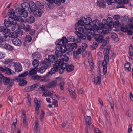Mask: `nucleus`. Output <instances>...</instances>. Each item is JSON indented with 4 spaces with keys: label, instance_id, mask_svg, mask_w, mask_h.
<instances>
[{
    "label": "nucleus",
    "instance_id": "f257e3e1",
    "mask_svg": "<svg viewBox=\"0 0 133 133\" xmlns=\"http://www.w3.org/2000/svg\"><path fill=\"white\" fill-rule=\"evenodd\" d=\"M9 12V20H4V25L6 27H9L12 25H14L17 24L16 19V16L15 15V13L13 9H10Z\"/></svg>",
    "mask_w": 133,
    "mask_h": 133
},
{
    "label": "nucleus",
    "instance_id": "f03ea898",
    "mask_svg": "<svg viewBox=\"0 0 133 133\" xmlns=\"http://www.w3.org/2000/svg\"><path fill=\"white\" fill-rule=\"evenodd\" d=\"M110 49L108 48H105L103 51L104 59L102 62V65L103 67V71L104 74H106L107 70V66L108 64V62L109 59L108 55L109 50Z\"/></svg>",
    "mask_w": 133,
    "mask_h": 133
},
{
    "label": "nucleus",
    "instance_id": "7ed1b4c3",
    "mask_svg": "<svg viewBox=\"0 0 133 133\" xmlns=\"http://www.w3.org/2000/svg\"><path fill=\"white\" fill-rule=\"evenodd\" d=\"M62 58L59 59V61H57L56 62V65L60 67L63 69H65L67 66V64L66 62L69 60V57L67 56L66 55H64Z\"/></svg>",
    "mask_w": 133,
    "mask_h": 133
},
{
    "label": "nucleus",
    "instance_id": "20e7f679",
    "mask_svg": "<svg viewBox=\"0 0 133 133\" xmlns=\"http://www.w3.org/2000/svg\"><path fill=\"white\" fill-rule=\"evenodd\" d=\"M10 29L3 26H0V32H2L3 34V36H1V38L3 41H8L10 38V36L5 34L10 32Z\"/></svg>",
    "mask_w": 133,
    "mask_h": 133
},
{
    "label": "nucleus",
    "instance_id": "39448f33",
    "mask_svg": "<svg viewBox=\"0 0 133 133\" xmlns=\"http://www.w3.org/2000/svg\"><path fill=\"white\" fill-rule=\"evenodd\" d=\"M62 40L59 39L56 41L55 43L57 45L56 49H58L62 53H65L66 52L67 50L66 46L64 45H62L64 44L62 43Z\"/></svg>",
    "mask_w": 133,
    "mask_h": 133
},
{
    "label": "nucleus",
    "instance_id": "423d86ee",
    "mask_svg": "<svg viewBox=\"0 0 133 133\" xmlns=\"http://www.w3.org/2000/svg\"><path fill=\"white\" fill-rule=\"evenodd\" d=\"M0 47L10 51H12L13 50V47L3 41L1 38V36H0Z\"/></svg>",
    "mask_w": 133,
    "mask_h": 133
},
{
    "label": "nucleus",
    "instance_id": "0eeeda50",
    "mask_svg": "<svg viewBox=\"0 0 133 133\" xmlns=\"http://www.w3.org/2000/svg\"><path fill=\"white\" fill-rule=\"evenodd\" d=\"M38 3H39V5H38L39 6V7L35 8L34 10H33L32 12H33L34 14L35 17H39L41 16L42 14V11L40 9V8H43L44 7V6L40 2H38Z\"/></svg>",
    "mask_w": 133,
    "mask_h": 133
},
{
    "label": "nucleus",
    "instance_id": "6e6552de",
    "mask_svg": "<svg viewBox=\"0 0 133 133\" xmlns=\"http://www.w3.org/2000/svg\"><path fill=\"white\" fill-rule=\"evenodd\" d=\"M12 38H14L12 40L13 44L16 46H20L22 44L21 40L18 38H16L18 36L17 34L14 33H12L11 35Z\"/></svg>",
    "mask_w": 133,
    "mask_h": 133
},
{
    "label": "nucleus",
    "instance_id": "1a4fd4ad",
    "mask_svg": "<svg viewBox=\"0 0 133 133\" xmlns=\"http://www.w3.org/2000/svg\"><path fill=\"white\" fill-rule=\"evenodd\" d=\"M78 31H76L75 32V34L79 38L82 39H86V36L81 33V32L85 33L84 29L82 27H80L78 28Z\"/></svg>",
    "mask_w": 133,
    "mask_h": 133
},
{
    "label": "nucleus",
    "instance_id": "9d476101",
    "mask_svg": "<svg viewBox=\"0 0 133 133\" xmlns=\"http://www.w3.org/2000/svg\"><path fill=\"white\" fill-rule=\"evenodd\" d=\"M3 84L5 85H9V87H12L14 84L13 80L12 79H10V78L3 76Z\"/></svg>",
    "mask_w": 133,
    "mask_h": 133
},
{
    "label": "nucleus",
    "instance_id": "9b49d317",
    "mask_svg": "<svg viewBox=\"0 0 133 133\" xmlns=\"http://www.w3.org/2000/svg\"><path fill=\"white\" fill-rule=\"evenodd\" d=\"M92 25L89 24H86L85 25L84 28L87 32L89 33L91 35H93L96 32V30L94 29V28H92Z\"/></svg>",
    "mask_w": 133,
    "mask_h": 133
},
{
    "label": "nucleus",
    "instance_id": "f8f14e48",
    "mask_svg": "<svg viewBox=\"0 0 133 133\" xmlns=\"http://www.w3.org/2000/svg\"><path fill=\"white\" fill-rule=\"evenodd\" d=\"M61 39L62 41L61 42H62V43H65L68 42H75L77 43L78 42V41H76L75 40L74 37L72 36H70L68 37L67 38H66V37H63L62 39Z\"/></svg>",
    "mask_w": 133,
    "mask_h": 133
},
{
    "label": "nucleus",
    "instance_id": "ddd939ff",
    "mask_svg": "<svg viewBox=\"0 0 133 133\" xmlns=\"http://www.w3.org/2000/svg\"><path fill=\"white\" fill-rule=\"evenodd\" d=\"M16 21H17L18 22H19V23H17V25H18L21 28L23 29L25 28V25L23 23L24 22V20L21 17H18L16 16Z\"/></svg>",
    "mask_w": 133,
    "mask_h": 133
},
{
    "label": "nucleus",
    "instance_id": "4468645a",
    "mask_svg": "<svg viewBox=\"0 0 133 133\" xmlns=\"http://www.w3.org/2000/svg\"><path fill=\"white\" fill-rule=\"evenodd\" d=\"M92 35L93 37L96 41L99 43H101L103 41L104 37L103 35L100 34H97L95 33Z\"/></svg>",
    "mask_w": 133,
    "mask_h": 133
},
{
    "label": "nucleus",
    "instance_id": "2eb2a0df",
    "mask_svg": "<svg viewBox=\"0 0 133 133\" xmlns=\"http://www.w3.org/2000/svg\"><path fill=\"white\" fill-rule=\"evenodd\" d=\"M41 65L46 69H49L51 66L50 62L47 58L44 61H42L41 62Z\"/></svg>",
    "mask_w": 133,
    "mask_h": 133
},
{
    "label": "nucleus",
    "instance_id": "dca6fc26",
    "mask_svg": "<svg viewBox=\"0 0 133 133\" xmlns=\"http://www.w3.org/2000/svg\"><path fill=\"white\" fill-rule=\"evenodd\" d=\"M102 27L105 29V34L108 32V31L111 30V29L113 26V25L105 23L104 24H101Z\"/></svg>",
    "mask_w": 133,
    "mask_h": 133
},
{
    "label": "nucleus",
    "instance_id": "f3484780",
    "mask_svg": "<svg viewBox=\"0 0 133 133\" xmlns=\"http://www.w3.org/2000/svg\"><path fill=\"white\" fill-rule=\"evenodd\" d=\"M58 77L56 78L55 80L49 82L47 85V87L48 88H54L56 87L58 81Z\"/></svg>",
    "mask_w": 133,
    "mask_h": 133
},
{
    "label": "nucleus",
    "instance_id": "a211bd4d",
    "mask_svg": "<svg viewBox=\"0 0 133 133\" xmlns=\"http://www.w3.org/2000/svg\"><path fill=\"white\" fill-rule=\"evenodd\" d=\"M77 47V45L75 43H72V44L68 45L66 46L68 53L72 51L74 49L76 48Z\"/></svg>",
    "mask_w": 133,
    "mask_h": 133
},
{
    "label": "nucleus",
    "instance_id": "6ab92c4d",
    "mask_svg": "<svg viewBox=\"0 0 133 133\" xmlns=\"http://www.w3.org/2000/svg\"><path fill=\"white\" fill-rule=\"evenodd\" d=\"M34 102L35 103V109L36 111V113L38 114L39 112V108L40 107V105L39 104L40 101H39L35 97L34 98Z\"/></svg>",
    "mask_w": 133,
    "mask_h": 133
},
{
    "label": "nucleus",
    "instance_id": "aec40b11",
    "mask_svg": "<svg viewBox=\"0 0 133 133\" xmlns=\"http://www.w3.org/2000/svg\"><path fill=\"white\" fill-rule=\"evenodd\" d=\"M58 83H59V88L61 90H63L64 89L65 83L64 80L63 78L58 77Z\"/></svg>",
    "mask_w": 133,
    "mask_h": 133
},
{
    "label": "nucleus",
    "instance_id": "412c9836",
    "mask_svg": "<svg viewBox=\"0 0 133 133\" xmlns=\"http://www.w3.org/2000/svg\"><path fill=\"white\" fill-rule=\"evenodd\" d=\"M97 4L101 8H104L106 6V2L104 0H97Z\"/></svg>",
    "mask_w": 133,
    "mask_h": 133
},
{
    "label": "nucleus",
    "instance_id": "4be33fe9",
    "mask_svg": "<svg viewBox=\"0 0 133 133\" xmlns=\"http://www.w3.org/2000/svg\"><path fill=\"white\" fill-rule=\"evenodd\" d=\"M14 27L12 28V30L13 31L16 33L21 34L22 33V31L20 29V28L19 26L17 25H14Z\"/></svg>",
    "mask_w": 133,
    "mask_h": 133
},
{
    "label": "nucleus",
    "instance_id": "5701e85b",
    "mask_svg": "<svg viewBox=\"0 0 133 133\" xmlns=\"http://www.w3.org/2000/svg\"><path fill=\"white\" fill-rule=\"evenodd\" d=\"M99 26V28H98L97 25H95L94 29H95L96 31H97L99 33H104V30L103 28L102 27V26L101 25V24Z\"/></svg>",
    "mask_w": 133,
    "mask_h": 133
},
{
    "label": "nucleus",
    "instance_id": "b1692460",
    "mask_svg": "<svg viewBox=\"0 0 133 133\" xmlns=\"http://www.w3.org/2000/svg\"><path fill=\"white\" fill-rule=\"evenodd\" d=\"M14 65L16 71L19 72L22 70V66L20 63H16L14 64Z\"/></svg>",
    "mask_w": 133,
    "mask_h": 133
},
{
    "label": "nucleus",
    "instance_id": "393cba45",
    "mask_svg": "<svg viewBox=\"0 0 133 133\" xmlns=\"http://www.w3.org/2000/svg\"><path fill=\"white\" fill-rule=\"evenodd\" d=\"M58 68H59L58 66L57 67V66L56 65V62L54 67L52 68L51 69V70L48 72L49 74L51 76L52 74L55 73L57 71Z\"/></svg>",
    "mask_w": 133,
    "mask_h": 133
},
{
    "label": "nucleus",
    "instance_id": "a878e982",
    "mask_svg": "<svg viewBox=\"0 0 133 133\" xmlns=\"http://www.w3.org/2000/svg\"><path fill=\"white\" fill-rule=\"evenodd\" d=\"M28 4L30 9L31 12L33 10H34L36 8L35 3L32 1H30Z\"/></svg>",
    "mask_w": 133,
    "mask_h": 133
},
{
    "label": "nucleus",
    "instance_id": "bb28decb",
    "mask_svg": "<svg viewBox=\"0 0 133 133\" xmlns=\"http://www.w3.org/2000/svg\"><path fill=\"white\" fill-rule=\"evenodd\" d=\"M105 39L106 40H104L103 41V44L100 47L101 48L103 49L108 43L109 41V37L108 36H107Z\"/></svg>",
    "mask_w": 133,
    "mask_h": 133
},
{
    "label": "nucleus",
    "instance_id": "cd10ccee",
    "mask_svg": "<svg viewBox=\"0 0 133 133\" xmlns=\"http://www.w3.org/2000/svg\"><path fill=\"white\" fill-rule=\"evenodd\" d=\"M83 51V49L81 48H79L77 50L73 52L74 57L76 58H78V55L81 54Z\"/></svg>",
    "mask_w": 133,
    "mask_h": 133
},
{
    "label": "nucleus",
    "instance_id": "c85d7f7f",
    "mask_svg": "<svg viewBox=\"0 0 133 133\" xmlns=\"http://www.w3.org/2000/svg\"><path fill=\"white\" fill-rule=\"evenodd\" d=\"M93 81L96 85L99 84L101 83V76L99 75L96 78H94Z\"/></svg>",
    "mask_w": 133,
    "mask_h": 133
},
{
    "label": "nucleus",
    "instance_id": "c756f323",
    "mask_svg": "<svg viewBox=\"0 0 133 133\" xmlns=\"http://www.w3.org/2000/svg\"><path fill=\"white\" fill-rule=\"evenodd\" d=\"M48 59L50 62H55L56 60V56L54 55H49L48 56Z\"/></svg>",
    "mask_w": 133,
    "mask_h": 133
},
{
    "label": "nucleus",
    "instance_id": "7c9ffc66",
    "mask_svg": "<svg viewBox=\"0 0 133 133\" xmlns=\"http://www.w3.org/2000/svg\"><path fill=\"white\" fill-rule=\"evenodd\" d=\"M46 87L44 85H41L38 88V90L40 93L43 92V94L46 91Z\"/></svg>",
    "mask_w": 133,
    "mask_h": 133
},
{
    "label": "nucleus",
    "instance_id": "2f4dec72",
    "mask_svg": "<svg viewBox=\"0 0 133 133\" xmlns=\"http://www.w3.org/2000/svg\"><path fill=\"white\" fill-rule=\"evenodd\" d=\"M28 3L27 2H24L21 4V6L24 10H29Z\"/></svg>",
    "mask_w": 133,
    "mask_h": 133
},
{
    "label": "nucleus",
    "instance_id": "473e14b6",
    "mask_svg": "<svg viewBox=\"0 0 133 133\" xmlns=\"http://www.w3.org/2000/svg\"><path fill=\"white\" fill-rule=\"evenodd\" d=\"M37 68H31L29 71V74L30 75H32L36 74L37 72Z\"/></svg>",
    "mask_w": 133,
    "mask_h": 133
},
{
    "label": "nucleus",
    "instance_id": "72a5a7b5",
    "mask_svg": "<svg viewBox=\"0 0 133 133\" xmlns=\"http://www.w3.org/2000/svg\"><path fill=\"white\" fill-rule=\"evenodd\" d=\"M51 76L48 73L46 75L43 76L42 78V77L41 81L44 82L48 81L49 80V77Z\"/></svg>",
    "mask_w": 133,
    "mask_h": 133
},
{
    "label": "nucleus",
    "instance_id": "f704fd0d",
    "mask_svg": "<svg viewBox=\"0 0 133 133\" xmlns=\"http://www.w3.org/2000/svg\"><path fill=\"white\" fill-rule=\"evenodd\" d=\"M5 72L6 74L9 75H14L15 74V72H14V71H12L10 69L8 68H5Z\"/></svg>",
    "mask_w": 133,
    "mask_h": 133
},
{
    "label": "nucleus",
    "instance_id": "c9c22d12",
    "mask_svg": "<svg viewBox=\"0 0 133 133\" xmlns=\"http://www.w3.org/2000/svg\"><path fill=\"white\" fill-rule=\"evenodd\" d=\"M24 11V10L20 8H16L15 10L16 13L20 15H22Z\"/></svg>",
    "mask_w": 133,
    "mask_h": 133
},
{
    "label": "nucleus",
    "instance_id": "e433bc0d",
    "mask_svg": "<svg viewBox=\"0 0 133 133\" xmlns=\"http://www.w3.org/2000/svg\"><path fill=\"white\" fill-rule=\"evenodd\" d=\"M32 64L33 66L37 68L39 64V61L36 59H34L32 61Z\"/></svg>",
    "mask_w": 133,
    "mask_h": 133
},
{
    "label": "nucleus",
    "instance_id": "4c0bfd02",
    "mask_svg": "<svg viewBox=\"0 0 133 133\" xmlns=\"http://www.w3.org/2000/svg\"><path fill=\"white\" fill-rule=\"evenodd\" d=\"M86 125L90 126L91 124V118L90 116H87L86 118Z\"/></svg>",
    "mask_w": 133,
    "mask_h": 133
},
{
    "label": "nucleus",
    "instance_id": "58836bf2",
    "mask_svg": "<svg viewBox=\"0 0 133 133\" xmlns=\"http://www.w3.org/2000/svg\"><path fill=\"white\" fill-rule=\"evenodd\" d=\"M27 83V81L26 80H24V79H21V78L19 82V84L20 86H22L26 84Z\"/></svg>",
    "mask_w": 133,
    "mask_h": 133
},
{
    "label": "nucleus",
    "instance_id": "ea45409f",
    "mask_svg": "<svg viewBox=\"0 0 133 133\" xmlns=\"http://www.w3.org/2000/svg\"><path fill=\"white\" fill-rule=\"evenodd\" d=\"M89 57L90 56L88 57V62L90 66V67L91 69H92L94 68V63L92 62L93 61L92 59L91 56H90V58Z\"/></svg>",
    "mask_w": 133,
    "mask_h": 133
},
{
    "label": "nucleus",
    "instance_id": "a19ab883",
    "mask_svg": "<svg viewBox=\"0 0 133 133\" xmlns=\"http://www.w3.org/2000/svg\"><path fill=\"white\" fill-rule=\"evenodd\" d=\"M129 25H128L124 26L121 27V31L124 32H127L129 29Z\"/></svg>",
    "mask_w": 133,
    "mask_h": 133
},
{
    "label": "nucleus",
    "instance_id": "79ce46f5",
    "mask_svg": "<svg viewBox=\"0 0 133 133\" xmlns=\"http://www.w3.org/2000/svg\"><path fill=\"white\" fill-rule=\"evenodd\" d=\"M62 52L61 51L59 50L58 49H56V50L55 52V54L56 56L58 57H62V58L63 57V56H62Z\"/></svg>",
    "mask_w": 133,
    "mask_h": 133
},
{
    "label": "nucleus",
    "instance_id": "37998d69",
    "mask_svg": "<svg viewBox=\"0 0 133 133\" xmlns=\"http://www.w3.org/2000/svg\"><path fill=\"white\" fill-rule=\"evenodd\" d=\"M28 74V72L27 71H25L23 73H21L19 74L18 75V76L19 77H21V78L24 79L23 78L27 76Z\"/></svg>",
    "mask_w": 133,
    "mask_h": 133
},
{
    "label": "nucleus",
    "instance_id": "c03bdc74",
    "mask_svg": "<svg viewBox=\"0 0 133 133\" xmlns=\"http://www.w3.org/2000/svg\"><path fill=\"white\" fill-rule=\"evenodd\" d=\"M66 69L68 72H71L74 70V66L72 65H70L68 66H67Z\"/></svg>",
    "mask_w": 133,
    "mask_h": 133
},
{
    "label": "nucleus",
    "instance_id": "a18cd8bd",
    "mask_svg": "<svg viewBox=\"0 0 133 133\" xmlns=\"http://www.w3.org/2000/svg\"><path fill=\"white\" fill-rule=\"evenodd\" d=\"M111 37L115 42H117L118 41V38L117 35L115 33H113L111 34Z\"/></svg>",
    "mask_w": 133,
    "mask_h": 133
},
{
    "label": "nucleus",
    "instance_id": "49530a36",
    "mask_svg": "<svg viewBox=\"0 0 133 133\" xmlns=\"http://www.w3.org/2000/svg\"><path fill=\"white\" fill-rule=\"evenodd\" d=\"M27 21L30 23H34L35 21V19L32 16L29 17L27 19Z\"/></svg>",
    "mask_w": 133,
    "mask_h": 133
},
{
    "label": "nucleus",
    "instance_id": "de8ad7c7",
    "mask_svg": "<svg viewBox=\"0 0 133 133\" xmlns=\"http://www.w3.org/2000/svg\"><path fill=\"white\" fill-rule=\"evenodd\" d=\"M130 64L129 63H126L124 65V67L126 70H130L131 68L130 67Z\"/></svg>",
    "mask_w": 133,
    "mask_h": 133
},
{
    "label": "nucleus",
    "instance_id": "09e8293b",
    "mask_svg": "<svg viewBox=\"0 0 133 133\" xmlns=\"http://www.w3.org/2000/svg\"><path fill=\"white\" fill-rule=\"evenodd\" d=\"M37 85L36 84H34L31 86L29 87H27L26 89H29L31 91H32L35 90L37 88Z\"/></svg>",
    "mask_w": 133,
    "mask_h": 133
},
{
    "label": "nucleus",
    "instance_id": "8fccbe9b",
    "mask_svg": "<svg viewBox=\"0 0 133 133\" xmlns=\"http://www.w3.org/2000/svg\"><path fill=\"white\" fill-rule=\"evenodd\" d=\"M85 24H89L92 22V19L90 17H87L84 20Z\"/></svg>",
    "mask_w": 133,
    "mask_h": 133
},
{
    "label": "nucleus",
    "instance_id": "3c124183",
    "mask_svg": "<svg viewBox=\"0 0 133 133\" xmlns=\"http://www.w3.org/2000/svg\"><path fill=\"white\" fill-rule=\"evenodd\" d=\"M112 18L111 17H108L106 20L107 23L109 24H111L113 25L114 24V22L112 21Z\"/></svg>",
    "mask_w": 133,
    "mask_h": 133
},
{
    "label": "nucleus",
    "instance_id": "603ef678",
    "mask_svg": "<svg viewBox=\"0 0 133 133\" xmlns=\"http://www.w3.org/2000/svg\"><path fill=\"white\" fill-rule=\"evenodd\" d=\"M41 78L42 77L41 76L38 75H34L31 77V79L34 80H38L41 79Z\"/></svg>",
    "mask_w": 133,
    "mask_h": 133
},
{
    "label": "nucleus",
    "instance_id": "864d4df0",
    "mask_svg": "<svg viewBox=\"0 0 133 133\" xmlns=\"http://www.w3.org/2000/svg\"><path fill=\"white\" fill-rule=\"evenodd\" d=\"M51 94L52 93L50 91H48L47 92L46 90V91H45V92H44L43 94H42V96H44L45 97L49 96L51 95Z\"/></svg>",
    "mask_w": 133,
    "mask_h": 133
},
{
    "label": "nucleus",
    "instance_id": "5fc2aeb1",
    "mask_svg": "<svg viewBox=\"0 0 133 133\" xmlns=\"http://www.w3.org/2000/svg\"><path fill=\"white\" fill-rule=\"evenodd\" d=\"M46 69L42 65L41 67L39 68L38 71L40 73H43L45 71Z\"/></svg>",
    "mask_w": 133,
    "mask_h": 133
},
{
    "label": "nucleus",
    "instance_id": "6e6d98bb",
    "mask_svg": "<svg viewBox=\"0 0 133 133\" xmlns=\"http://www.w3.org/2000/svg\"><path fill=\"white\" fill-rule=\"evenodd\" d=\"M68 89L70 93L72 92L75 91V90L73 86L72 85H69Z\"/></svg>",
    "mask_w": 133,
    "mask_h": 133
},
{
    "label": "nucleus",
    "instance_id": "4d7b16f0",
    "mask_svg": "<svg viewBox=\"0 0 133 133\" xmlns=\"http://www.w3.org/2000/svg\"><path fill=\"white\" fill-rule=\"evenodd\" d=\"M32 37L30 36L27 35L26 36L25 40V41L27 42H30L32 40Z\"/></svg>",
    "mask_w": 133,
    "mask_h": 133
},
{
    "label": "nucleus",
    "instance_id": "13d9d810",
    "mask_svg": "<svg viewBox=\"0 0 133 133\" xmlns=\"http://www.w3.org/2000/svg\"><path fill=\"white\" fill-rule=\"evenodd\" d=\"M71 98L74 99H75L76 97V94L74 91L70 93Z\"/></svg>",
    "mask_w": 133,
    "mask_h": 133
},
{
    "label": "nucleus",
    "instance_id": "bf43d9fd",
    "mask_svg": "<svg viewBox=\"0 0 133 133\" xmlns=\"http://www.w3.org/2000/svg\"><path fill=\"white\" fill-rule=\"evenodd\" d=\"M45 113L43 111H42L41 112L40 114V119L41 121H42L43 119V118L45 115Z\"/></svg>",
    "mask_w": 133,
    "mask_h": 133
},
{
    "label": "nucleus",
    "instance_id": "052dcab7",
    "mask_svg": "<svg viewBox=\"0 0 133 133\" xmlns=\"http://www.w3.org/2000/svg\"><path fill=\"white\" fill-rule=\"evenodd\" d=\"M27 10H24L23 14L21 15L23 17H26L28 16V13L27 12Z\"/></svg>",
    "mask_w": 133,
    "mask_h": 133
},
{
    "label": "nucleus",
    "instance_id": "680f3d73",
    "mask_svg": "<svg viewBox=\"0 0 133 133\" xmlns=\"http://www.w3.org/2000/svg\"><path fill=\"white\" fill-rule=\"evenodd\" d=\"M24 65L26 66H29L30 65V61L27 59L25 60L24 61Z\"/></svg>",
    "mask_w": 133,
    "mask_h": 133
},
{
    "label": "nucleus",
    "instance_id": "e2e57ef3",
    "mask_svg": "<svg viewBox=\"0 0 133 133\" xmlns=\"http://www.w3.org/2000/svg\"><path fill=\"white\" fill-rule=\"evenodd\" d=\"M13 60V59H6L4 61V63L5 64H8L9 63L12 62Z\"/></svg>",
    "mask_w": 133,
    "mask_h": 133
},
{
    "label": "nucleus",
    "instance_id": "0e129e2a",
    "mask_svg": "<svg viewBox=\"0 0 133 133\" xmlns=\"http://www.w3.org/2000/svg\"><path fill=\"white\" fill-rule=\"evenodd\" d=\"M17 124V121H16L15 122H14L12 125V127L14 130H15L16 129V125Z\"/></svg>",
    "mask_w": 133,
    "mask_h": 133
},
{
    "label": "nucleus",
    "instance_id": "69168bd1",
    "mask_svg": "<svg viewBox=\"0 0 133 133\" xmlns=\"http://www.w3.org/2000/svg\"><path fill=\"white\" fill-rule=\"evenodd\" d=\"M98 45V44L97 43L94 42L92 45V49H95L97 46Z\"/></svg>",
    "mask_w": 133,
    "mask_h": 133
},
{
    "label": "nucleus",
    "instance_id": "338daca9",
    "mask_svg": "<svg viewBox=\"0 0 133 133\" xmlns=\"http://www.w3.org/2000/svg\"><path fill=\"white\" fill-rule=\"evenodd\" d=\"M78 23L81 26H83L85 24V21L84 22V21L82 20H79L78 21Z\"/></svg>",
    "mask_w": 133,
    "mask_h": 133
},
{
    "label": "nucleus",
    "instance_id": "774afa93",
    "mask_svg": "<svg viewBox=\"0 0 133 133\" xmlns=\"http://www.w3.org/2000/svg\"><path fill=\"white\" fill-rule=\"evenodd\" d=\"M54 107H57L58 106V101L56 100H54L53 102Z\"/></svg>",
    "mask_w": 133,
    "mask_h": 133
}]
</instances>
